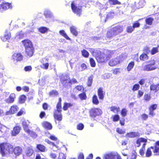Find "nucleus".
Segmentation results:
<instances>
[{
  "mask_svg": "<svg viewBox=\"0 0 159 159\" xmlns=\"http://www.w3.org/2000/svg\"><path fill=\"white\" fill-rule=\"evenodd\" d=\"M111 51L105 50L103 52H101L98 50L94 51L93 55L94 56L98 62H104L107 61L111 57Z\"/></svg>",
  "mask_w": 159,
  "mask_h": 159,
  "instance_id": "obj_1",
  "label": "nucleus"
},
{
  "mask_svg": "<svg viewBox=\"0 0 159 159\" xmlns=\"http://www.w3.org/2000/svg\"><path fill=\"white\" fill-rule=\"evenodd\" d=\"M0 153L2 156H6L9 154L12 153L13 147L9 143H3L0 145Z\"/></svg>",
  "mask_w": 159,
  "mask_h": 159,
  "instance_id": "obj_2",
  "label": "nucleus"
},
{
  "mask_svg": "<svg viewBox=\"0 0 159 159\" xmlns=\"http://www.w3.org/2000/svg\"><path fill=\"white\" fill-rule=\"evenodd\" d=\"M123 30V26L117 25L111 28L108 31L107 34V36L108 38H111L118 35Z\"/></svg>",
  "mask_w": 159,
  "mask_h": 159,
  "instance_id": "obj_3",
  "label": "nucleus"
},
{
  "mask_svg": "<svg viewBox=\"0 0 159 159\" xmlns=\"http://www.w3.org/2000/svg\"><path fill=\"white\" fill-rule=\"evenodd\" d=\"M149 63L143 67L144 70L149 71L156 69L158 68V66L155 65V61L152 60L149 62Z\"/></svg>",
  "mask_w": 159,
  "mask_h": 159,
  "instance_id": "obj_4",
  "label": "nucleus"
},
{
  "mask_svg": "<svg viewBox=\"0 0 159 159\" xmlns=\"http://www.w3.org/2000/svg\"><path fill=\"white\" fill-rule=\"evenodd\" d=\"M103 159H122L120 156L117 153L111 152L104 155Z\"/></svg>",
  "mask_w": 159,
  "mask_h": 159,
  "instance_id": "obj_5",
  "label": "nucleus"
},
{
  "mask_svg": "<svg viewBox=\"0 0 159 159\" xmlns=\"http://www.w3.org/2000/svg\"><path fill=\"white\" fill-rule=\"evenodd\" d=\"M102 113V110L99 108H92L90 111V116L93 118H94L97 116L100 115Z\"/></svg>",
  "mask_w": 159,
  "mask_h": 159,
  "instance_id": "obj_6",
  "label": "nucleus"
},
{
  "mask_svg": "<svg viewBox=\"0 0 159 159\" xmlns=\"http://www.w3.org/2000/svg\"><path fill=\"white\" fill-rule=\"evenodd\" d=\"M71 7L73 12L74 13L80 16V13L81 12V7L80 6H77L75 4L74 2H73L71 4Z\"/></svg>",
  "mask_w": 159,
  "mask_h": 159,
  "instance_id": "obj_7",
  "label": "nucleus"
},
{
  "mask_svg": "<svg viewBox=\"0 0 159 159\" xmlns=\"http://www.w3.org/2000/svg\"><path fill=\"white\" fill-rule=\"evenodd\" d=\"M41 62L42 64L40 66V67L44 69H47L49 66L48 59L46 58H43L41 59Z\"/></svg>",
  "mask_w": 159,
  "mask_h": 159,
  "instance_id": "obj_8",
  "label": "nucleus"
},
{
  "mask_svg": "<svg viewBox=\"0 0 159 159\" xmlns=\"http://www.w3.org/2000/svg\"><path fill=\"white\" fill-rule=\"evenodd\" d=\"M12 58L14 62H17L22 59L23 56L20 53H15L12 55Z\"/></svg>",
  "mask_w": 159,
  "mask_h": 159,
  "instance_id": "obj_9",
  "label": "nucleus"
},
{
  "mask_svg": "<svg viewBox=\"0 0 159 159\" xmlns=\"http://www.w3.org/2000/svg\"><path fill=\"white\" fill-rule=\"evenodd\" d=\"M122 60H120L119 57L112 59L109 62V65L110 66H114L120 63Z\"/></svg>",
  "mask_w": 159,
  "mask_h": 159,
  "instance_id": "obj_10",
  "label": "nucleus"
},
{
  "mask_svg": "<svg viewBox=\"0 0 159 159\" xmlns=\"http://www.w3.org/2000/svg\"><path fill=\"white\" fill-rule=\"evenodd\" d=\"M147 140L143 138H140L138 139L136 141V146L139 147L141 144H143V147H145L146 143L147 142Z\"/></svg>",
  "mask_w": 159,
  "mask_h": 159,
  "instance_id": "obj_11",
  "label": "nucleus"
},
{
  "mask_svg": "<svg viewBox=\"0 0 159 159\" xmlns=\"http://www.w3.org/2000/svg\"><path fill=\"white\" fill-rule=\"evenodd\" d=\"M18 109V107L16 105H13L11 106L9 111L6 112V115L13 114L16 113Z\"/></svg>",
  "mask_w": 159,
  "mask_h": 159,
  "instance_id": "obj_12",
  "label": "nucleus"
},
{
  "mask_svg": "<svg viewBox=\"0 0 159 159\" xmlns=\"http://www.w3.org/2000/svg\"><path fill=\"white\" fill-rule=\"evenodd\" d=\"M15 97V94L11 93L10 95L8 98L5 99V101L8 103H12L14 101V99Z\"/></svg>",
  "mask_w": 159,
  "mask_h": 159,
  "instance_id": "obj_13",
  "label": "nucleus"
},
{
  "mask_svg": "<svg viewBox=\"0 0 159 159\" xmlns=\"http://www.w3.org/2000/svg\"><path fill=\"white\" fill-rule=\"evenodd\" d=\"M11 7V4L8 3H3L0 5V11L2 12L4 10L9 9Z\"/></svg>",
  "mask_w": 159,
  "mask_h": 159,
  "instance_id": "obj_14",
  "label": "nucleus"
},
{
  "mask_svg": "<svg viewBox=\"0 0 159 159\" xmlns=\"http://www.w3.org/2000/svg\"><path fill=\"white\" fill-rule=\"evenodd\" d=\"M11 37V34L8 30H6L4 34L1 36V38L3 41H6L7 40L9 39Z\"/></svg>",
  "mask_w": 159,
  "mask_h": 159,
  "instance_id": "obj_15",
  "label": "nucleus"
},
{
  "mask_svg": "<svg viewBox=\"0 0 159 159\" xmlns=\"http://www.w3.org/2000/svg\"><path fill=\"white\" fill-rule=\"evenodd\" d=\"M22 42L25 48H30L33 47L32 42L29 40L26 39L22 41Z\"/></svg>",
  "mask_w": 159,
  "mask_h": 159,
  "instance_id": "obj_16",
  "label": "nucleus"
},
{
  "mask_svg": "<svg viewBox=\"0 0 159 159\" xmlns=\"http://www.w3.org/2000/svg\"><path fill=\"white\" fill-rule=\"evenodd\" d=\"M30 122L28 120H24L22 122V125L24 130L26 132H29V129H28V125Z\"/></svg>",
  "mask_w": 159,
  "mask_h": 159,
  "instance_id": "obj_17",
  "label": "nucleus"
},
{
  "mask_svg": "<svg viewBox=\"0 0 159 159\" xmlns=\"http://www.w3.org/2000/svg\"><path fill=\"white\" fill-rule=\"evenodd\" d=\"M22 150V149L21 147H17L13 149V152L16 155L19 156L21 154Z\"/></svg>",
  "mask_w": 159,
  "mask_h": 159,
  "instance_id": "obj_18",
  "label": "nucleus"
},
{
  "mask_svg": "<svg viewBox=\"0 0 159 159\" xmlns=\"http://www.w3.org/2000/svg\"><path fill=\"white\" fill-rule=\"evenodd\" d=\"M154 149L153 150V153L155 155H159V141L157 142L155 144V146L154 147Z\"/></svg>",
  "mask_w": 159,
  "mask_h": 159,
  "instance_id": "obj_19",
  "label": "nucleus"
},
{
  "mask_svg": "<svg viewBox=\"0 0 159 159\" xmlns=\"http://www.w3.org/2000/svg\"><path fill=\"white\" fill-rule=\"evenodd\" d=\"M34 50V49L33 47L30 48H25L26 54L30 57H31L33 55Z\"/></svg>",
  "mask_w": 159,
  "mask_h": 159,
  "instance_id": "obj_20",
  "label": "nucleus"
},
{
  "mask_svg": "<svg viewBox=\"0 0 159 159\" xmlns=\"http://www.w3.org/2000/svg\"><path fill=\"white\" fill-rule=\"evenodd\" d=\"M139 133L137 132H131L127 133L125 135V137L126 138H132L139 136Z\"/></svg>",
  "mask_w": 159,
  "mask_h": 159,
  "instance_id": "obj_21",
  "label": "nucleus"
},
{
  "mask_svg": "<svg viewBox=\"0 0 159 159\" xmlns=\"http://www.w3.org/2000/svg\"><path fill=\"white\" fill-rule=\"evenodd\" d=\"M20 130V127L17 126L14 127L13 130L12 131V135L13 136H16L18 134Z\"/></svg>",
  "mask_w": 159,
  "mask_h": 159,
  "instance_id": "obj_22",
  "label": "nucleus"
},
{
  "mask_svg": "<svg viewBox=\"0 0 159 159\" xmlns=\"http://www.w3.org/2000/svg\"><path fill=\"white\" fill-rule=\"evenodd\" d=\"M105 93L103 92L102 88H99L98 90V95L100 99L103 100L104 98Z\"/></svg>",
  "mask_w": 159,
  "mask_h": 159,
  "instance_id": "obj_23",
  "label": "nucleus"
},
{
  "mask_svg": "<svg viewBox=\"0 0 159 159\" xmlns=\"http://www.w3.org/2000/svg\"><path fill=\"white\" fill-rule=\"evenodd\" d=\"M146 4V2L144 0H141L135 5V7L137 8L143 7Z\"/></svg>",
  "mask_w": 159,
  "mask_h": 159,
  "instance_id": "obj_24",
  "label": "nucleus"
},
{
  "mask_svg": "<svg viewBox=\"0 0 159 159\" xmlns=\"http://www.w3.org/2000/svg\"><path fill=\"white\" fill-rule=\"evenodd\" d=\"M70 80L69 77H66V78L64 77L63 80H62L61 82L62 84L66 87L68 84L70 83Z\"/></svg>",
  "mask_w": 159,
  "mask_h": 159,
  "instance_id": "obj_25",
  "label": "nucleus"
},
{
  "mask_svg": "<svg viewBox=\"0 0 159 159\" xmlns=\"http://www.w3.org/2000/svg\"><path fill=\"white\" fill-rule=\"evenodd\" d=\"M54 117L55 119L58 121H61L62 120V115L61 112H58V111H55L54 114Z\"/></svg>",
  "mask_w": 159,
  "mask_h": 159,
  "instance_id": "obj_26",
  "label": "nucleus"
},
{
  "mask_svg": "<svg viewBox=\"0 0 159 159\" xmlns=\"http://www.w3.org/2000/svg\"><path fill=\"white\" fill-rule=\"evenodd\" d=\"M43 126L47 129H51L52 128V125L47 122H44L43 123Z\"/></svg>",
  "mask_w": 159,
  "mask_h": 159,
  "instance_id": "obj_27",
  "label": "nucleus"
},
{
  "mask_svg": "<svg viewBox=\"0 0 159 159\" xmlns=\"http://www.w3.org/2000/svg\"><path fill=\"white\" fill-rule=\"evenodd\" d=\"M111 111L114 113H117L120 110V108L116 106H112L110 107Z\"/></svg>",
  "mask_w": 159,
  "mask_h": 159,
  "instance_id": "obj_28",
  "label": "nucleus"
},
{
  "mask_svg": "<svg viewBox=\"0 0 159 159\" xmlns=\"http://www.w3.org/2000/svg\"><path fill=\"white\" fill-rule=\"evenodd\" d=\"M34 152L33 150L30 148H27L25 152L26 155L28 157H30L32 155Z\"/></svg>",
  "mask_w": 159,
  "mask_h": 159,
  "instance_id": "obj_29",
  "label": "nucleus"
},
{
  "mask_svg": "<svg viewBox=\"0 0 159 159\" xmlns=\"http://www.w3.org/2000/svg\"><path fill=\"white\" fill-rule=\"evenodd\" d=\"M154 149V148L151 147L148 148L146 153V156L147 157H150L152 153V150L153 152V150Z\"/></svg>",
  "mask_w": 159,
  "mask_h": 159,
  "instance_id": "obj_30",
  "label": "nucleus"
},
{
  "mask_svg": "<svg viewBox=\"0 0 159 159\" xmlns=\"http://www.w3.org/2000/svg\"><path fill=\"white\" fill-rule=\"evenodd\" d=\"M59 34L67 40H70V38L67 35L66 33L64 30H61L59 31Z\"/></svg>",
  "mask_w": 159,
  "mask_h": 159,
  "instance_id": "obj_31",
  "label": "nucleus"
},
{
  "mask_svg": "<svg viewBox=\"0 0 159 159\" xmlns=\"http://www.w3.org/2000/svg\"><path fill=\"white\" fill-rule=\"evenodd\" d=\"M134 65V61L130 62L128 64L127 67V70L128 71H130L133 68Z\"/></svg>",
  "mask_w": 159,
  "mask_h": 159,
  "instance_id": "obj_32",
  "label": "nucleus"
},
{
  "mask_svg": "<svg viewBox=\"0 0 159 159\" xmlns=\"http://www.w3.org/2000/svg\"><path fill=\"white\" fill-rule=\"evenodd\" d=\"M70 31L75 36L77 35L78 33L76 31L75 27L74 26H71L70 27Z\"/></svg>",
  "mask_w": 159,
  "mask_h": 159,
  "instance_id": "obj_33",
  "label": "nucleus"
},
{
  "mask_svg": "<svg viewBox=\"0 0 159 159\" xmlns=\"http://www.w3.org/2000/svg\"><path fill=\"white\" fill-rule=\"evenodd\" d=\"M44 14L47 18H52L53 17V15L49 11H45Z\"/></svg>",
  "mask_w": 159,
  "mask_h": 159,
  "instance_id": "obj_34",
  "label": "nucleus"
},
{
  "mask_svg": "<svg viewBox=\"0 0 159 159\" xmlns=\"http://www.w3.org/2000/svg\"><path fill=\"white\" fill-rule=\"evenodd\" d=\"M158 85H151L150 86V89L151 90H153L155 92L159 90Z\"/></svg>",
  "mask_w": 159,
  "mask_h": 159,
  "instance_id": "obj_35",
  "label": "nucleus"
},
{
  "mask_svg": "<svg viewBox=\"0 0 159 159\" xmlns=\"http://www.w3.org/2000/svg\"><path fill=\"white\" fill-rule=\"evenodd\" d=\"M82 55L84 57L87 58L89 56V53L86 50L83 49L81 51Z\"/></svg>",
  "mask_w": 159,
  "mask_h": 159,
  "instance_id": "obj_36",
  "label": "nucleus"
},
{
  "mask_svg": "<svg viewBox=\"0 0 159 159\" xmlns=\"http://www.w3.org/2000/svg\"><path fill=\"white\" fill-rule=\"evenodd\" d=\"M92 102L94 104L97 105L99 103V101L97 96L95 95L93 97Z\"/></svg>",
  "mask_w": 159,
  "mask_h": 159,
  "instance_id": "obj_37",
  "label": "nucleus"
},
{
  "mask_svg": "<svg viewBox=\"0 0 159 159\" xmlns=\"http://www.w3.org/2000/svg\"><path fill=\"white\" fill-rule=\"evenodd\" d=\"M108 1L111 5L120 4L121 3L117 0H108Z\"/></svg>",
  "mask_w": 159,
  "mask_h": 159,
  "instance_id": "obj_38",
  "label": "nucleus"
},
{
  "mask_svg": "<svg viewBox=\"0 0 159 159\" xmlns=\"http://www.w3.org/2000/svg\"><path fill=\"white\" fill-rule=\"evenodd\" d=\"M153 20L154 19L152 18H147L145 20L146 24L149 25H151L152 24Z\"/></svg>",
  "mask_w": 159,
  "mask_h": 159,
  "instance_id": "obj_39",
  "label": "nucleus"
},
{
  "mask_svg": "<svg viewBox=\"0 0 159 159\" xmlns=\"http://www.w3.org/2000/svg\"><path fill=\"white\" fill-rule=\"evenodd\" d=\"M58 94V92L55 90H52L49 93V96L52 97H54L55 96H57Z\"/></svg>",
  "mask_w": 159,
  "mask_h": 159,
  "instance_id": "obj_40",
  "label": "nucleus"
},
{
  "mask_svg": "<svg viewBox=\"0 0 159 159\" xmlns=\"http://www.w3.org/2000/svg\"><path fill=\"white\" fill-rule=\"evenodd\" d=\"M37 148L41 152H44L45 151V148L42 145H37Z\"/></svg>",
  "mask_w": 159,
  "mask_h": 159,
  "instance_id": "obj_41",
  "label": "nucleus"
},
{
  "mask_svg": "<svg viewBox=\"0 0 159 159\" xmlns=\"http://www.w3.org/2000/svg\"><path fill=\"white\" fill-rule=\"evenodd\" d=\"M148 59V56L145 54H142L140 57V59L141 60L144 61Z\"/></svg>",
  "mask_w": 159,
  "mask_h": 159,
  "instance_id": "obj_42",
  "label": "nucleus"
},
{
  "mask_svg": "<svg viewBox=\"0 0 159 159\" xmlns=\"http://www.w3.org/2000/svg\"><path fill=\"white\" fill-rule=\"evenodd\" d=\"M28 133L30 134V135L34 138H36L37 136V134L34 132L31 131L29 130V132H27Z\"/></svg>",
  "mask_w": 159,
  "mask_h": 159,
  "instance_id": "obj_43",
  "label": "nucleus"
},
{
  "mask_svg": "<svg viewBox=\"0 0 159 159\" xmlns=\"http://www.w3.org/2000/svg\"><path fill=\"white\" fill-rule=\"evenodd\" d=\"M72 106L71 104L69 103H65L63 107V109L64 110L66 111L70 107Z\"/></svg>",
  "mask_w": 159,
  "mask_h": 159,
  "instance_id": "obj_44",
  "label": "nucleus"
},
{
  "mask_svg": "<svg viewBox=\"0 0 159 159\" xmlns=\"http://www.w3.org/2000/svg\"><path fill=\"white\" fill-rule=\"evenodd\" d=\"M128 111L125 108L122 109L121 112V114L122 116L125 117L127 115V113Z\"/></svg>",
  "mask_w": 159,
  "mask_h": 159,
  "instance_id": "obj_45",
  "label": "nucleus"
},
{
  "mask_svg": "<svg viewBox=\"0 0 159 159\" xmlns=\"http://www.w3.org/2000/svg\"><path fill=\"white\" fill-rule=\"evenodd\" d=\"M120 119V116L119 115H115L112 116V120L114 122L118 121Z\"/></svg>",
  "mask_w": 159,
  "mask_h": 159,
  "instance_id": "obj_46",
  "label": "nucleus"
},
{
  "mask_svg": "<svg viewBox=\"0 0 159 159\" xmlns=\"http://www.w3.org/2000/svg\"><path fill=\"white\" fill-rule=\"evenodd\" d=\"M151 97L149 94H145L143 97L144 99L146 101H148L151 99Z\"/></svg>",
  "mask_w": 159,
  "mask_h": 159,
  "instance_id": "obj_47",
  "label": "nucleus"
},
{
  "mask_svg": "<svg viewBox=\"0 0 159 159\" xmlns=\"http://www.w3.org/2000/svg\"><path fill=\"white\" fill-rule=\"evenodd\" d=\"M48 30V29L46 27H42L39 29V31L42 33H44Z\"/></svg>",
  "mask_w": 159,
  "mask_h": 159,
  "instance_id": "obj_48",
  "label": "nucleus"
},
{
  "mask_svg": "<svg viewBox=\"0 0 159 159\" xmlns=\"http://www.w3.org/2000/svg\"><path fill=\"white\" fill-rule=\"evenodd\" d=\"M26 99V97L25 96L22 95L20 96L19 98V102L22 103H24Z\"/></svg>",
  "mask_w": 159,
  "mask_h": 159,
  "instance_id": "obj_49",
  "label": "nucleus"
},
{
  "mask_svg": "<svg viewBox=\"0 0 159 159\" xmlns=\"http://www.w3.org/2000/svg\"><path fill=\"white\" fill-rule=\"evenodd\" d=\"M157 107V105L156 104H154L151 105L149 107V110L154 111L156 109Z\"/></svg>",
  "mask_w": 159,
  "mask_h": 159,
  "instance_id": "obj_50",
  "label": "nucleus"
},
{
  "mask_svg": "<svg viewBox=\"0 0 159 159\" xmlns=\"http://www.w3.org/2000/svg\"><path fill=\"white\" fill-rule=\"evenodd\" d=\"M111 76V74L109 73H107L104 74L103 75V78L104 79H109Z\"/></svg>",
  "mask_w": 159,
  "mask_h": 159,
  "instance_id": "obj_51",
  "label": "nucleus"
},
{
  "mask_svg": "<svg viewBox=\"0 0 159 159\" xmlns=\"http://www.w3.org/2000/svg\"><path fill=\"white\" fill-rule=\"evenodd\" d=\"M56 107L57 110L56 111H58V112H61V103H58L57 104Z\"/></svg>",
  "mask_w": 159,
  "mask_h": 159,
  "instance_id": "obj_52",
  "label": "nucleus"
},
{
  "mask_svg": "<svg viewBox=\"0 0 159 159\" xmlns=\"http://www.w3.org/2000/svg\"><path fill=\"white\" fill-rule=\"evenodd\" d=\"M93 81V77L91 76L89 77L88 80L87 84L88 86H91Z\"/></svg>",
  "mask_w": 159,
  "mask_h": 159,
  "instance_id": "obj_53",
  "label": "nucleus"
},
{
  "mask_svg": "<svg viewBox=\"0 0 159 159\" xmlns=\"http://www.w3.org/2000/svg\"><path fill=\"white\" fill-rule=\"evenodd\" d=\"M136 156L135 153H132L128 156L127 159H136Z\"/></svg>",
  "mask_w": 159,
  "mask_h": 159,
  "instance_id": "obj_54",
  "label": "nucleus"
},
{
  "mask_svg": "<svg viewBox=\"0 0 159 159\" xmlns=\"http://www.w3.org/2000/svg\"><path fill=\"white\" fill-rule=\"evenodd\" d=\"M134 29L133 26H129L127 27L126 31L128 33H131L133 31Z\"/></svg>",
  "mask_w": 159,
  "mask_h": 159,
  "instance_id": "obj_55",
  "label": "nucleus"
},
{
  "mask_svg": "<svg viewBox=\"0 0 159 159\" xmlns=\"http://www.w3.org/2000/svg\"><path fill=\"white\" fill-rule=\"evenodd\" d=\"M113 74L115 75H117L120 73V68H117L113 69L112 70Z\"/></svg>",
  "mask_w": 159,
  "mask_h": 159,
  "instance_id": "obj_56",
  "label": "nucleus"
},
{
  "mask_svg": "<svg viewBox=\"0 0 159 159\" xmlns=\"http://www.w3.org/2000/svg\"><path fill=\"white\" fill-rule=\"evenodd\" d=\"M79 97L81 100L86 99V96L85 93H82L79 95Z\"/></svg>",
  "mask_w": 159,
  "mask_h": 159,
  "instance_id": "obj_57",
  "label": "nucleus"
},
{
  "mask_svg": "<svg viewBox=\"0 0 159 159\" xmlns=\"http://www.w3.org/2000/svg\"><path fill=\"white\" fill-rule=\"evenodd\" d=\"M158 48H154L151 50V53L152 55L158 52Z\"/></svg>",
  "mask_w": 159,
  "mask_h": 159,
  "instance_id": "obj_58",
  "label": "nucleus"
},
{
  "mask_svg": "<svg viewBox=\"0 0 159 159\" xmlns=\"http://www.w3.org/2000/svg\"><path fill=\"white\" fill-rule=\"evenodd\" d=\"M116 131L117 132V133L120 134H124L125 132V130H123L119 128H117V129Z\"/></svg>",
  "mask_w": 159,
  "mask_h": 159,
  "instance_id": "obj_59",
  "label": "nucleus"
},
{
  "mask_svg": "<svg viewBox=\"0 0 159 159\" xmlns=\"http://www.w3.org/2000/svg\"><path fill=\"white\" fill-rule=\"evenodd\" d=\"M84 128V125L83 124L80 123L77 126V129L78 130H81L83 129Z\"/></svg>",
  "mask_w": 159,
  "mask_h": 159,
  "instance_id": "obj_60",
  "label": "nucleus"
},
{
  "mask_svg": "<svg viewBox=\"0 0 159 159\" xmlns=\"http://www.w3.org/2000/svg\"><path fill=\"white\" fill-rule=\"evenodd\" d=\"M66 157L64 153L61 152L59 154L58 159H66Z\"/></svg>",
  "mask_w": 159,
  "mask_h": 159,
  "instance_id": "obj_61",
  "label": "nucleus"
},
{
  "mask_svg": "<svg viewBox=\"0 0 159 159\" xmlns=\"http://www.w3.org/2000/svg\"><path fill=\"white\" fill-rule=\"evenodd\" d=\"M140 86L139 84H135L133 87L132 90L133 91H136L139 89Z\"/></svg>",
  "mask_w": 159,
  "mask_h": 159,
  "instance_id": "obj_62",
  "label": "nucleus"
},
{
  "mask_svg": "<svg viewBox=\"0 0 159 159\" xmlns=\"http://www.w3.org/2000/svg\"><path fill=\"white\" fill-rule=\"evenodd\" d=\"M90 62L91 65L92 67H95V61L93 58H90Z\"/></svg>",
  "mask_w": 159,
  "mask_h": 159,
  "instance_id": "obj_63",
  "label": "nucleus"
},
{
  "mask_svg": "<svg viewBox=\"0 0 159 159\" xmlns=\"http://www.w3.org/2000/svg\"><path fill=\"white\" fill-rule=\"evenodd\" d=\"M142 119L144 120H146L148 118V116L146 114H143L141 116Z\"/></svg>",
  "mask_w": 159,
  "mask_h": 159,
  "instance_id": "obj_64",
  "label": "nucleus"
}]
</instances>
